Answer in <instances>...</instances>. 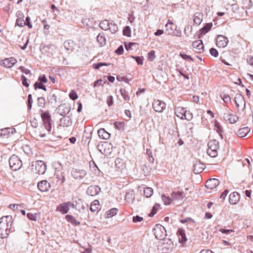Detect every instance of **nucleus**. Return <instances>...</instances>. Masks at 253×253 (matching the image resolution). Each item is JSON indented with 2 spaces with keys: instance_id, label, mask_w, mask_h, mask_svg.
<instances>
[{
  "instance_id": "nucleus-1",
  "label": "nucleus",
  "mask_w": 253,
  "mask_h": 253,
  "mask_svg": "<svg viewBox=\"0 0 253 253\" xmlns=\"http://www.w3.org/2000/svg\"><path fill=\"white\" fill-rule=\"evenodd\" d=\"M12 217L10 215L2 216L0 218V237L7 238L9 233L12 231Z\"/></svg>"
},
{
  "instance_id": "nucleus-2",
  "label": "nucleus",
  "mask_w": 253,
  "mask_h": 253,
  "mask_svg": "<svg viewBox=\"0 0 253 253\" xmlns=\"http://www.w3.org/2000/svg\"><path fill=\"white\" fill-rule=\"evenodd\" d=\"M40 111L41 112V116L42 121V126L49 133L52 128L51 115L48 111L41 110Z\"/></svg>"
},
{
  "instance_id": "nucleus-3",
  "label": "nucleus",
  "mask_w": 253,
  "mask_h": 253,
  "mask_svg": "<svg viewBox=\"0 0 253 253\" xmlns=\"http://www.w3.org/2000/svg\"><path fill=\"white\" fill-rule=\"evenodd\" d=\"M219 142L216 140H210L208 143L207 154L211 157L215 158L217 156V149L219 147Z\"/></svg>"
},
{
  "instance_id": "nucleus-4",
  "label": "nucleus",
  "mask_w": 253,
  "mask_h": 253,
  "mask_svg": "<svg viewBox=\"0 0 253 253\" xmlns=\"http://www.w3.org/2000/svg\"><path fill=\"white\" fill-rule=\"evenodd\" d=\"M153 232L155 237L158 240H163L167 236V231L165 228L159 224L155 225V227L153 228Z\"/></svg>"
},
{
  "instance_id": "nucleus-5",
  "label": "nucleus",
  "mask_w": 253,
  "mask_h": 253,
  "mask_svg": "<svg viewBox=\"0 0 253 253\" xmlns=\"http://www.w3.org/2000/svg\"><path fill=\"white\" fill-rule=\"evenodd\" d=\"M9 164L10 168L13 171L19 169L22 166L21 159L15 155H13L10 157L9 159Z\"/></svg>"
},
{
  "instance_id": "nucleus-6",
  "label": "nucleus",
  "mask_w": 253,
  "mask_h": 253,
  "mask_svg": "<svg viewBox=\"0 0 253 253\" xmlns=\"http://www.w3.org/2000/svg\"><path fill=\"white\" fill-rule=\"evenodd\" d=\"M71 173L74 179L80 180L87 175V171L80 168H73L71 169Z\"/></svg>"
},
{
  "instance_id": "nucleus-7",
  "label": "nucleus",
  "mask_w": 253,
  "mask_h": 253,
  "mask_svg": "<svg viewBox=\"0 0 253 253\" xmlns=\"http://www.w3.org/2000/svg\"><path fill=\"white\" fill-rule=\"evenodd\" d=\"M97 148L102 154L105 155H107L111 152V144L108 142H105L103 144H98Z\"/></svg>"
},
{
  "instance_id": "nucleus-8",
  "label": "nucleus",
  "mask_w": 253,
  "mask_h": 253,
  "mask_svg": "<svg viewBox=\"0 0 253 253\" xmlns=\"http://www.w3.org/2000/svg\"><path fill=\"white\" fill-rule=\"evenodd\" d=\"M74 207V204L71 202H64L59 204L57 207L56 211H59L62 214L67 213L69 210V207Z\"/></svg>"
},
{
  "instance_id": "nucleus-9",
  "label": "nucleus",
  "mask_w": 253,
  "mask_h": 253,
  "mask_svg": "<svg viewBox=\"0 0 253 253\" xmlns=\"http://www.w3.org/2000/svg\"><path fill=\"white\" fill-rule=\"evenodd\" d=\"M15 132L16 129L14 128L7 127L0 129V138H8Z\"/></svg>"
},
{
  "instance_id": "nucleus-10",
  "label": "nucleus",
  "mask_w": 253,
  "mask_h": 253,
  "mask_svg": "<svg viewBox=\"0 0 253 253\" xmlns=\"http://www.w3.org/2000/svg\"><path fill=\"white\" fill-rule=\"evenodd\" d=\"M36 173L39 174H44L46 170V165L42 161H37L35 164Z\"/></svg>"
},
{
  "instance_id": "nucleus-11",
  "label": "nucleus",
  "mask_w": 253,
  "mask_h": 253,
  "mask_svg": "<svg viewBox=\"0 0 253 253\" xmlns=\"http://www.w3.org/2000/svg\"><path fill=\"white\" fill-rule=\"evenodd\" d=\"M166 103L161 100H154L152 106L154 110L158 113H162L166 108Z\"/></svg>"
},
{
  "instance_id": "nucleus-12",
  "label": "nucleus",
  "mask_w": 253,
  "mask_h": 253,
  "mask_svg": "<svg viewBox=\"0 0 253 253\" xmlns=\"http://www.w3.org/2000/svg\"><path fill=\"white\" fill-rule=\"evenodd\" d=\"M16 63L17 60L14 57L7 58L0 60V64L8 68L12 67Z\"/></svg>"
},
{
  "instance_id": "nucleus-13",
  "label": "nucleus",
  "mask_w": 253,
  "mask_h": 253,
  "mask_svg": "<svg viewBox=\"0 0 253 253\" xmlns=\"http://www.w3.org/2000/svg\"><path fill=\"white\" fill-rule=\"evenodd\" d=\"M228 42V38L222 35H218L216 38V44L219 47H225Z\"/></svg>"
},
{
  "instance_id": "nucleus-14",
  "label": "nucleus",
  "mask_w": 253,
  "mask_h": 253,
  "mask_svg": "<svg viewBox=\"0 0 253 253\" xmlns=\"http://www.w3.org/2000/svg\"><path fill=\"white\" fill-rule=\"evenodd\" d=\"M101 191V188L98 185H91L86 190V194L91 196L98 195Z\"/></svg>"
},
{
  "instance_id": "nucleus-15",
  "label": "nucleus",
  "mask_w": 253,
  "mask_h": 253,
  "mask_svg": "<svg viewBox=\"0 0 253 253\" xmlns=\"http://www.w3.org/2000/svg\"><path fill=\"white\" fill-rule=\"evenodd\" d=\"M219 184V181L217 179L211 178L207 181L205 186L208 189L212 190L216 188Z\"/></svg>"
},
{
  "instance_id": "nucleus-16",
  "label": "nucleus",
  "mask_w": 253,
  "mask_h": 253,
  "mask_svg": "<svg viewBox=\"0 0 253 253\" xmlns=\"http://www.w3.org/2000/svg\"><path fill=\"white\" fill-rule=\"evenodd\" d=\"M38 188L41 192H47L50 188V184L46 180L40 181L38 183Z\"/></svg>"
},
{
  "instance_id": "nucleus-17",
  "label": "nucleus",
  "mask_w": 253,
  "mask_h": 253,
  "mask_svg": "<svg viewBox=\"0 0 253 253\" xmlns=\"http://www.w3.org/2000/svg\"><path fill=\"white\" fill-rule=\"evenodd\" d=\"M193 172L195 174L202 172L204 169L205 165L200 161H196L193 164Z\"/></svg>"
},
{
  "instance_id": "nucleus-18",
  "label": "nucleus",
  "mask_w": 253,
  "mask_h": 253,
  "mask_svg": "<svg viewBox=\"0 0 253 253\" xmlns=\"http://www.w3.org/2000/svg\"><path fill=\"white\" fill-rule=\"evenodd\" d=\"M176 234L178 237V241L179 243L181 244L185 243L187 239L186 238L185 230L182 228H179L177 230Z\"/></svg>"
},
{
  "instance_id": "nucleus-19",
  "label": "nucleus",
  "mask_w": 253,
  "mask_h": 253,
  "mask_svg": "<svg viewBox=\"0 0 253 253\" xmlns=\"http://www.w3.org/2000/svg\"><path fill=\"white\" fill-rule=\"evenodd\" d=\"M223 118L226 121H228L230 124H235L238 120V117L236 115L230 113H224Z\"/></svg>"
},
{
  "instance_id": "nucleus-20",
  "label": "nucleus",
  "mask_w": 253,
  "mask_h": 253,
  "mask_svg": "<svg viewBox=\"0 0 253 253\" xmlns=\"http://www.w3.org/2000/svg\"><path fill=\"white\" fill-rule=\"evenodd\" d=\"M240 199V195L237 192H233L229 195V202L232 205H236Z\"/></svg>"
},
{
  "instance_id": "nucleus-21",
  "label": "nucleus",
  "mask_w": 253,
  "mask_h": 253,
  "mask_svg": "<svg viewBox=\"0 0 253 253\" xmlns=\"http://www.w3.org/2000/svg\"><path fill=\"white\" fill-rule=\"evenodd\" d=\"M186 108L180 106L175 107L174 109V113L177 117L181 120H183V117L186 113Z\"/></svg>"
},
{
  "instance_id": "nucleus-22",
  "label": "nucleus",
  "mask_w": 253,
  "mask_h": 253,
  "mask_svg": "<svg viewBox=\"0 0 253 253\" xmlns=\"http://www.w3.org/2000/svg\"><path fill=\"white\" fill-rule=\"evenodd\" d=\"M192 46L199 50V53H202L204 51V46L201 40H198L192 42Z\"/></svg>"
},
{
  "instance_id": "nucleus-23",
  "label": "nucleus",
  "mask_w": 253,
  "mask_h": 253,
  "mask_svg": "<svg viewBox=\"0 0 253 253\" xmlns=\"http://www.w3.org/2000/svg\"><path fill=\"white\" fill-rule=\"evenodd\" d=\"M115 167L119 171L123 170L126 168L125 161L120 158H117L115 161Z\"/></svg>"
},
{
  "instance_id": "nucleus-24",
  "label": "nucleus",
  "mask_w": 253,
  "mask_h": 253,
  "mask_svg": "<svg viewBox=\"0 0 253 253\" xmlns=\"http://www.w3.org/2000/svg\"><path fill=\"white\" fill-rule=\"evenodd\" d=\"M235 105L237 108H239L240 104H244V107H245L246 103L243 96L240 94L238 93L235 97Z\"/></svg>"
},
{
  "instance_id": "nucleus-25",
  "label": "nucleus",
  "mask_w": 253,
  "mask_h": 253,
  "mask_svg": "<svg viewBox=\"0 0 253 253\" xmlns=\"http://www.w3.org/2000/svg\"><path fill=\"white\" fill-rule=\"evenodd\" d=\"M97 133L99 137L103 139H108L111 136V134L106 131L103 128H100Z\"/></svg>"
},
{
  "instance_id": "nucleus-26",
  "label": "nucleus",
  "mask_w": 253,
  "mask_h": 253,
  "mask_svg": "<svg viewBox=\"0 0 253 253\" xmlns=\"http://www.w3.org/2000/svg\"><path fill=\"white\" fill-rule=\"evenodd\" d=\"M184 192L183 191H173L171 196L172 200H182L184 198L183 196Z\"/></svg>"
},
{
  "instance_id": "nucleus-27",
  "label": "nucleus",
  "mask_w": 253,
  "mask_h": 253,
  "mask_svg": "<svg viewBox=\"0 0 253 253\" xmlns=\"http://www.w3.org/2000/svg\"><path fill=\"white\" fill-rule=\"evenodd\" d=\"M54 175L58 184L61 185L65 182V177L62 172H55Z\"/></svg>"
},
{
  "instance_id": "nucleus-28",
  "label": "nucleus",
  "mask_w": 253,
  "mask_h": 253,
  "mask_svg": "<svg viewBox=\"0 0 253 253\" xmlns=\"http://www.w3.org/2000/svg\"><path fill=\"white\" fill-rule=\"evenodd\" d=\"M251 128L248 126L241 128L239 129L237 135L240 137H244L250 132Z\"/></svg>"
},
{
  "instance_id": "nucleus-29",
  "label": "nucleus",
  "mask_w": 253,
  "mask_h": 253,
  "mask_svg": "<svg viewBox=\"0 0 253 253\" xmlns=\"http://www.w3.org/2000/svg\"><path fill=\"white\" fill-rule=\"evenodd\" d=\"M92 137V132L89 131L87 132L86 130H84L83 136V141H84L85 144L88 145Z\"/></svg>"
},
{
  "instance_id": "nucleus-30",
  "label": "nucleus",
  "mask_w": 253,
  "mask_h": 253,
  "mask_svg": "<svg viewBox=\"0 0 253 253\" xmlns=\"http://www.w3.org/2000/svg\"><path fill=\"white\" fill-rule=\"evenodd\" d=\"M61 125L64 127L69 126H71L72 124L71 119L68 117H63L60 119Z\"/></svg>"
},
{
  "instance_id": "nucleus-31",
  "label": "nucleus",
  "mask_w": 253,
  "mask_h": 253,
  "mask_svg": "<svg viewBox=\"0 0 253 253\" xmlns=\"http://www.w3.org/2000/svg\"><path fill=\"white\" fill-rule=\"evenodd\" d=\"M75 43L72 40H67L64 42V46L66 50L72 51L74 49Z\"/></svg>"
},
{
  "instance_id": "nucleus-32",
  "label": "nucleus",
  "mask_w": 253,
  "mask_h": 253,
  "mask_svg": "<svg viewBox=\"0 0 253 253\" xmlns=\"http://www.w3.org/2000/svg\"><path fill=\"white\" fill-rule=\"evenodd\" d=\"M203 15L200 12H196L194 15V22L196 25H200L202 21Z\"/></svg>"
},
{
  "instance_id": "nucleus-33",
  "label": "nucleus",
  "mask_w": 253,
  "mask_h": 253,
  "mask_svg": "<svg viewBox=\"0 0 253 253\" xmlns=\"http://www.w3.org/2000/svg\"><path fill=\"white\" fill-rule=\"evenodd\" d=\"M47 100L49 103L54 104L57 102V96L55 93L51 92L48 94L47 97Z\"/></svg>"
},
{
  "instance_id": "nucleus-34",
  "label": "nucleus",
  "mask_w": 253,
  "mask_h": 253,
  "mask_svg": "<svg viewBox=\"0 0 253 253\" xmlns=\"http://www.w3.org/2000/svg\"><path fill=\"white\" fill-rule=\"evenodd\" d=\"M96 39L101 46H104L106 44V39L103 33H99L97 36Z\"/></svg>"
},
{
  "instance_id": "nucleus-35",
  "label": "nucleus",
  "mask_w": 253,
  "mask_h": 253,
  "mask_svg": "<svg viewBox=\"0 0 253 253\" xmlns=\"http://www.w3.org/2000/svg\"><path fill=\"white\" fill-rule=\"evenodd\" d=\"M65 218L69 222H70L73 224L75 225H79L80 224V222L77 220L75 217L72 215L67 214L66 215Z\"/></svg>"
},
{
  "instance_id": "nucleus-36",
  "label": "nucleus",
  "mask_w": 253,
  "mask_h": 253,
  "mask_svg": "<svg viewBox=\"0 0 253 253\" xmlns=\"http://www.w3.org/2000/svg\"><path fill=\"white\" fill-rule=\"evenodd\" d=\"M110 23V22L108 20H103L99 23V27L103 30H108L109 28Z\"/></svg>"
},
{
  "instance_id": "nucleus-37",
  "label": "nucleus",
  "mask_w": 253,
  "mask_h": 253,
  "mask_svg": "<svg viewBox=\"0 0 253 253\" xmlns=\"http://www.w3.org/2000/svg\"><path fill=\"white\" fill-rule=\"evenodd\" d=\"M214 127L216 129V132L218 133L221 138L223 139V136L222 134L223 129L219 123L217 121H216L214 124Z\"/></svg>"
},
{
  "instance_id": "nucleus-38",
  "label": "nucleus",
  "mask_w": 253,
  "mask_h": 253,
  "mask_svg": "<svg viewBox=\"0 0 253 253\" xmlns=\"http://www.w3.org/2000/svg\"><path fill=\"white\" fill-rule=\"evenodd\" d=\"M52 166L55 169V172H62L63 166L61 163L59 162H54L52 164Z\"/></svg>"
},
{
  "instance_id": "nucleus-39",
  "label": "nucleus",
  "mask_w": 253,
  "mask_h": 253,
  "mask_svg": "<svg viewBox=\"0 0 253 253\" xmlns=\"http://www.w3.org/2000/svg\"><path fill=\"white\" fill-rule=\"evenodd\" d=\"M212 27V23H206L205 26L200 29V32H202V33H203L204 34H206L211 29Z\"/></svg>"
},
{
  "instance_id": "nucleus-40",
  "label": "nucleus",
  "mask_w": 253,
  "mask_h": 253,
  "mask_svg": "<svg viewBox=\"0 0 253 253\" xmlns=\"http://www.w3.org/2000/svg\"><path fill=\"white\" fill-rule=\"evenodd\" d=\"M99 206V201L97 200H95L91 204L90 210L92 212L96 211H98Z\"/></svg>"
},
{
  "instance_id": "nucleus-41",
  "label": "nucleus",
  "mask_w": 253,
  "mask_h": 253,
  "mask_svg": "<svg viewBox=\"0 0 253 253\" xmlns=\"http://www.w3.org/2000/svg\"><path fill=\"white\" fill-rule=\"evenodd\" d=\"M108 30H109L112 34L115 33L118 31V26L115 23L114 21L112 20L110 22Z\"/></svg>"
},
{
  "instance_id": "nucleus-42",
  "label": "nucleus",
  "mask_w": 253,
  "mask_h": 253,
  "mask_svg": "<svg viewBox=\"0 0 253 253\" xmlns=\"http://www.w3.org/2000/svg\"><path fill=\"white\" fill-rule=\"evenodd\" d=\"M111 64L110 63H106V62H97L96 63H94L92 65V67L93 69L95 70H98L101 67L106 66H110Z\"/></svg>"
},
{
  "instance_id": "nucleus-43",
  "label": "nucleus",
  "mask_w": 253,
  "mask_h": 253,
  "mask_svg": "<svg viewBox=\"0 0 253 253\" xmlns=\"http://www.w3.org/2000/svg\"><path fill=\"white\" fill-rule=\"evenodd\" d=\"M144 195L146 198L150 197L153 194V190L150 187H146L143 191Z\"/></svg>"
},
{
  "instance_id": "nucleus-44",
  "label": "nucleus",
  "mask_w": 253,
  "mask_h": 253,
  "mask_svg": "<svg viewBox=\"0 0 253 253\" xmlns=\"http://www.w3.org/2000/svg\"><path fill=\"white\" fill-rule=\"evenodd\" d=\"M162 199L164 202V204L166 205H169L172 202V199L169 196H166L164 194L162 195Z\"/></svg>"
},
{
  "instance_id": "nucleus-45",
  "label": "nucleus",
  "mask_w": 253,
  "mask_h": 253,
  "mask_svg": "<svg viewBox=\"0 0 253 253\" xmlns=\"http://www.w3.org/2000/svg\"><path fill=\"white\" fill-rule=\"evenodd\" d=\"M120 91L121 95L124 98L125 100L127 101L129 100L130 98L128 95V92L125 88H121L120 89Z\"/></svg>"
},
{
  "instance_id": "nucleus-46",
  "label": "nucleus",
  "mask_w": 253,
  "mask_h": 253,
  "mask_svg": "<svg viewBox=\"0 0 253 253\" xmlns=\"http://www.w3.org/2000/svg\"><path fill=\"white\" fill-rule=\"evenodd\" d=\"M219 96L225 103H228L231 102V97L228 94L221 93H220Z\"/></svg>"
},
{
  "instance_id": "nucleus-47",
  "label": "nucleus",
  "mask_w": 253,
  "mask_h": 253,
  "mask_svg": "<svg viewBox=\"0 0 253 253\" xmlns=\"http://www.w3.org/2000/svg\"><path fill=\"white\" fill-rule=\"evenodd\" d=\"M34 88L35 90H37L38 89H41L44 91H46L47 90L46 86L42 83H35L34 84Z\"/></svg>"
},
{
  "instance_id": "nucleus-48",
  "label": "nucleus",
  "mask_w": 253,
  "mask_h": 253,
  "mask_svg": "<svg viewBox=\"0 0 253 253\" xmlns=\"http://www.w3.org/2000/svg\"><path fill=\"white\" fill-rule=\"evenodd\" d=\"M131 57L136 61L138 65H142L143 64L144 58L143 56L131 55Z\"/></svg>"
},
{
  "instance_id": "nucleus-49",
  "label": "nucleus",
  "mask_w": 253,
  "mask_h": 253,
  "mask_svg": "<svg viewBox=\"0 0 253 253\" xmlns=\"http://www.w3.org/2000/svg\"><path fill=\"white\" fill-rule=\"evenodd\" d=\"M172 25L173 23L171 21L169 22H169L166 25V31L168 32L169 35V33L174 31V28H173Z\"/></svg>"
},
{
  "instance_id": "nucleus-50",
  "label": "nucleus",
  "mask_w": 253,
  "mask_h": 253,
  "mask_svg": "<svg viewBox=\"0 0 253 253\" xmlns=\"http://www.w3.org/2000/svg\"><path fill=\"white\" fill-rule=\"evenodd\" d=\"M123 34L124 36L127 37H131V29L129 26H126L124 27L123 30Z\"/></svg>"
},
{
  "instance_id": "nucleus-51",
  "label": "nucleus",
  "mask_w": 253,
  "mask_h": 253,
  "mask_svg": "<svg viewBox=\"0 0 253 253\" xmlns=\"http://www.w3.org/2000/svg\"><path fill=\"white\" fill-rule=\"evenodd\" d=\"M146 154L148 156L149 162L150 163L153 164L154 162V158L153 157L152 151L150 149H147Z\"/></svg>"
},
{
  "instance_id": "nucleus-52",
  "label": "nucleus",
  "mask_w": 253,
  "mask_h": 253,
  "mask_svg": "<svg viewBox=\"0 0 253 253\" xmlns=\"http://www.w3.org/2000/svg\"><path fill=\"white\" fill-rule=\"evenodd\" d=\"M118 210L117 208H112L107 212V217H112L117 214Z\"/></svg>"
},
{
  "instance_id": "nucleus-53",
  "label": "nucleus",
  "mask_w": 253,
  "mask_h": 253,
  "mask_svg": "<svg viewBox=\"0 0 253 253\" xmlns=\"http://www.w3.org/2000/svg\"><path fill=\"white\" fill-rule=\"evenodd\" d=\"M38 105L39 107L44 108L45 105V99L43 97H40L38 98Z\"/></svg>"
},
{
  "instance_id": "nucleus-54",
  "label": "nucleus",
  "mask_w": 253,
  "mask_h": 253,
  "mask_svg": "<svg viewBox=\"0 0 253 253\" xmlns=\"http://www.w3.org/2000/svg\"><path fill=\"white\" fill-rule=\"evenodd\" d=\"M62 109L64 112L63 113H60V115L64 116L66 114H68L70 111V109L69 107H66L64 105H61L58 107V109L60 110Z\"/></svg>"
},
{
  "instance_id": "nucleus-55",
  "label": "nucleus",
  "mask_w": 253,
  "mask_h": 253,
  "mask_svg": "<svg viewBox=\"0 0 253 253\" xmlns=\"http://www.w3.org/2000/svg\"><path fill=\"white\" fill-rule=\"evenodd\" d=\"M47 82V79L45 75H42L39 77L38 81L35 83L45 84Z\"/></svg>"
},
{
  "instance_id": "nucleus-56",
  "label": "nucleus",
  "mask_w": 253,
  "mask_h": 253,
  "mask_svg": "<svg viewBox=\"0 0 253 253\" xmlns=\"http://www.w3.org/2000/svg\"><path fill=\"white\" fill-rule=\"evenodd\" d=\"M27 216L29 220L36 221L37 219V213L29 212L27 214Z\"/></svg>"
},
{
  "instance_id": "nucleus-57",
  "label": "nucleus",
  "mask_w": 253,
  "mask_h": 253,
  "mask_svg": "<svg viewBox=\"0 0 253 253\" xmlns=\"http://www.w3.org/2000/svg\"><path fill=\"white\" fill-rule=\"evenodd\" d=\"M193 118V114L189 110H186V113L185 114L183 117V120H186L187 121H190Z\"/></svg>"
},
{
  "instance_id": "nucleus-58",
  "label": "nucleus",
  "mask_w": 253,
  "mask_h": 253,
  "mask_svg": "<svg viewBox=\"0 0 253 253\" xmlns=\"http://www.w3.org/2000/svg\"><path fill=\"white\" fill-rule=\"evenodd\" d=\"M125 123L123 122H116L114 123L115 127L119 130L123 129Z\"/></svg>"
},
{
  "instance_id": "nucleus-59",
  "label": "nucleus",
  "mask_w": 253,
  "mask_h": 253,
  "mask_svg": "<svg viewBox=\"0 0 253 253\" xmlns=\"http://www.w3.org/2000/svg\"><path fill=\"white\" fill-rule=\"evenodd\" d=\"M33 103V99L32 94H29L28 95V100H27V107L29 110H31L32 107Z\"/></svg>"
},
{
  "instance_id": "nucleus-60",
  "label": "nucleus",
  "mask_w": 253,
  "mask_h": 253,
  "mask_svg": "<svg viewBox=\"0 0 253 253\" xmlns=\"http://www.w3.org/2000/svg\"><path fill=\"white\" fill-rule=\"evenodd\" d=\"M69 96L70 98L73 100H75L78 98V95L77 92L74 90H71L69 94Z\"/></svg>"
},
{
  "instance_id": "nucleus-61",
  "label": "nucleus",
  "mask_w": 253,
  "mask_h": 253,
  "mask_svg": "<svg viewBox=\"0 0 253 253\" xmlns=\"http://www.w3.org/2000/svg\"><path fill=\"white\" fill-rule=\"evenodd\" d=\"M156 58L155 52L154 50H151L148 53V59L149 61H152Z\"/></svg>"
},
{
  "instance_id": "nucleus-62",
  "label": "nucleus",
  "mask_w": 253,
  "mask_h": 253,
  "mask_svg": "<svg viewBox=\"0 0 253 253\" xmlns=\"http://www.w3.org/2000/svg\"><path fill=\"white\" fill-rule=\"evenodd\" d=\"M169 35H172L173 36H177L180 37L181 36V31L179 30H177L175 27L174 28V31L173 32L172 31L171 33H169Z\"/></svg>"
},
{
  "instance_id": "nucleus-63",
  "label": "nucleus",
  "mask_w": 253,
  "mask_h": 253,
  "mask_svg": "<svg viewBox=\"0 0 253 253\" xmlns=\"http://www.w3.org/2000/svg\"><path fill=\"white\" fill-rule=\"evenodd\" d=\"M210 53L211 56L214 57H217L219 55L217 50L213 47L210 48Z\"/></svg>"
},
{
  "instance_id": "nucleus-64",
  "label": "nucleus",
  "mask_w": 253,
  "mask_h": 253,
  "mask_svg": "<svg viewBox=\"0 0 253 253\" xmlns=\"http://www.w3.org/2000/svg\"><path fill=\"white\" fill-rule=\"evenodd\" d=\"M21 80L22 81V84L23 85L26 87H28L29 86V84L28 83L27 78L23 75L21 76Z\"/></svg>"
}]
</instances>
